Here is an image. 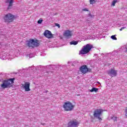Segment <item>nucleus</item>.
I'll use <instances>...</instances> for the list:
<instances>
[{
    "label": "nucleus",
    "instance_id": "a878e982",
    "mask_svg": "<svg viewBox=\"0 0 127 127\" xmlns=\"http://www.w3.org/2000/svg\"><path fill=\"white\" fill-rule=\"evenodd\" d=\"M98 83L99 84H100V82H98Z\"/></svg>",
    "mask_w": 127,
    "mask_h": 127
},
{
    "label": "nucleus",
    "instance_id": "dca6fc26",
    "mask_svg": "<svg viewBox=\"0 0 127 127\" xmlns=\"http://www.w3.org/2000/svg\"><path fill=\"white\" fill-rule=\"evenodd\" d=\"M90 4H95L97 2V0H89Z\"/></svg>",
    "mask_w": 127,
    "mask_h": 127
},
{
    "label": "nucleus",
    "instance_id": "a211bd4d",
    "mask_svg": "<svg viewBox=\"0 0 127 127\" xmlns=\"http://www.w3.org/2000/svg\"><path fill=\"white\" fill-rule=\"evenodd\" d=\"M42 21H43V20L42 18H40L38 21V23L39 24H41L42 23Z\"/></svg>",
    "mask_w": 127,
    "mask_h": 127
},
{
    "label": "nucleus",
    "instance_id": "4be33fe9",
    "mask_svg": "<svg viewBox=\"0 0 127 127\" xmlns=\"http://www.w3.org/2000/svg\"><path fill=\"white\" fill-rule=\"evenodd\" d=\"M56 26H58L59 28H60V25L58 23H56Z\"/></svg>",
    "mask_w": 127,
    "mask_h": 127
},
{
    "label": "nucleus",
    "instance_id": "393cba45",
    "mask_svg": "<svg viewBox=\"0 0 127 127\" xmlns=\"http://www.w3.org/2000/svg\"><path fill=\"white\" fill-rule=\"evenodd\" d=\"M42 126H44V125H45V124H42Z\"/></svg>",
    "mask_w": 127,
    "mask_h": 127
},
{
    "label": "nucleus",
    "instance_id": "6e6552de",
    "mask_svg": "<svg viewBox=\"0 0 127 127\" xmlns=\"http://www.w3.org/2000/svg\"><path fill=\"white\" fill-rule=\"evenodd\" d=\"M21 87L25 89V92H29L30 91V82H26L21 84Z\"/></svg>",
    "mask_w": 127,
    "mask_h": 127
},
{
    "label": "nucleus",
    "instance_id": "7ed1b4c3",
    "mask_svg": "<svg viewBox=\"0 0 127 127\" xmlns=\"http://www.w3.org/2000/svg\"><path fill=\"white\" fill-rule=\"evenodd\" d=\"M63 108L65 112H70L74 110L75 105H73L70 101H67L64 104Z\"/></svg>",
    "mask_w": 127,
    "mask_h": 127
},
{
    "label": "nucleus",
    "instance_id": "9d476101",
    "mask_svg": "<svg viewBox=\"0 0 127 127\" xmlns=\"http://www.w3.org/2000/svg\"><path fill=\"white\" fill-rule=\"evenodd\" d=\"M44 35L47 38H48L49 39L50 38H53V34H52V33H51V31L46 30L45 32H44Z\"/></svg>",
    "mask_w": 127,
    "mask_h": 127
},
{
    "label": "nucleus",
    "instance_id": "f03ea898",
    "mask_svg": "<svg viewBox=\"0 0 127 127\" xmlns=\"http://www.w3.org/2000/svg\"><path fill=\"white\" fill-rule=\"evenodd\" d=\"M93 48H94L93 45L87 44L83 46L82 49L79 51V54H88V53H89Z\"/></svg>",
    "mask_w": 127,
    "mask_h": 127
},
{
    "label": "nucleus",
    "instance_id": "5701e85b",
    "mask_svg": "<svg viewBox=\"0 0 127 127\" xmlns=\"http://www.w3.org/2000/svg\"><path fill=\"white\" fill-rule=\"evenodd\" d=\"M125 116L127 117V108L125 109Z\"/></svg>",
    "mask_w": 127,
    "mask_h": 127
},
{
    "label": "nucleus",
    "instance_id": "20e7f679",
    "mask_svg": "<svg viewBox=\"0 0 127 127\" xmlns=\"http://www.w3.org/2000/svg\"><path fill=\"white\" fill-rule=\"evenodd\" d=\"M27 45L28 47H32L33 48L34 47H37V46H39V43L37 40L30 39L28 41Z\"/></svg>",
    "mask_w": 127,
    "mask_h": 127
},
{
    "label": "nucleus",
    "instance_id": "9b49d317",
    "mask_svg": "<svg viewBox=\"0 0 127 127\" xmlns=\"http://www.w3.org/2000/svg\"><path fill=\"white\" fill-rule=\"evenodd\" d=\"M118 73V70H115L114 69H111L108 71V75H110L111 77H116Z\"/></svg>",
    "mask_w": 127,
    "mask_h": 127
},
{
    "label": "nucleus",
    "instance_id": "b1692460",
    "mask_svg": "<svg viewBox=\"0 0 127 127\" xmlns=\"http://www.w3.org/2000/svg\"><path fill=\"white\" fill-rule=\"evenodd\" d=\"M125 28H126V27H122V28L120 29V31H122V30H123V29H125Z\"/></svg>",
    "mask_w": 127,
    "mask_h": 127
},
{
    "label": "nucleus",
    "instance_id": "f257e3e1",
    "mask_svg": "<svg viewBox=\"0 0 127 127\" xmlns=\"http://www.w3.org/2000/svg\"><path fill=\"white\" fill-rule=\"evenodd\" d=\"M15 78H10L4 80L2 81V83L0 84L2 89H7L12 88L13 87V83H14Z\"/></svg>",
    "mask_w": 127,
    "mask_h": 127
},
{
    "label": "nucleus",
    "instance_id": "423d86ee",
    "mask_svg": "<svg viewBox=\"0 0 127 127\" xmlns=\"http://www.w3.org/2000/svg\"><path fill=\"white\" fill-rule=\"evenodd\" d=\"M103 111L102 109H96L94 111L93 117L98 119L99 121H102V118H101V116H102V113H103Z\"/></svg>",
    "mask_w": 127,
    "mask_h": 127
},
{
    "label": "nucleus",
    "instance_id": "39448f33",
    "mask_svg": "<svg viewBox=\"0 0 127 127\" xmlns=\"http://www.w3.org/2000/svg\"><path fill=\"white\" fill-rule=\"evenodd\" d=\"M3 19L4 22L10 23V22H12L13 21V20L14 19V16L10 13H8L3 17Z\"/></svg>",
    "mask_w": 127,
    "mask_h": 127
},
{
    "label": "nucleus",
    "instance_id": "1a4fd4ad",
    "mask_svg": "<svg viewBox=\"0 0 127 127\" xmlns=\"http://www.w3.org/2000/svg\"><path fill=\"white\" fill-rule=\"evenodd\" d=\"M80 71L81 73H83V74H86L87 72H91L92 70L90 68H88L87 65H83L80 67Z\"/></svg>",
    "mask_w": 127,
    "mask_h": 127
},
{
    "label": "nucleus",
    "instance_id": "2eb2a0df",
    "mask_svg": "<svg viewBox=\"0 0 127 127\" xmlns=\"http://www.w3.org/2000/svg\"><path fill=\"white\" fill-rule=\"evenodd\" d=\"M98 91H99V89L96 88H92V89L90 90V92H91V93H92V92H95V93H97Z\"/></svg>",
    "mask_w": 127,
    "mask_h": 127
},
{
    "label": "nucleus",
    "instance_id": "412c9836",
    "mask_svg": "<svg viewBox=\"0 0 127 127\" xmlns=\"http://www.w3.org/2000/svg\"><path fill=\"white\" fill-rule=\"evenodd\" d=\"M82 11H89V10L87 8L82 9Z\"/></svg>",
    "mask_w": 127,
    "mask_h": 127
},
{
    "label": "nucleus",
    "instance_id": "4468645a",
    "mask_svg": "<svg viewBox=\"0 0 127 127\" xmlns=\"http://www.w3.org/2000/svg\"><path fill=\"white\" fill-rule=\"evenodd\" d=\"M70 45H77L78 42L76 41H72L69 43Z\"/></svg>",
    "mask_w": 127,
    "mask_h": 127
},
{
    "label": "nucleus",
    "instance_id": "0eeeda50",
    "mask_svg": "<svg viewBox=\"0 0 127 127\" xmlns=\"http://www.w3.org/2000/svg\"><path fill=\"white\" fill-rule=\"evenodd\" d=\"M79 122L76 119H73L68 123L67 127H78L79 125Z\"/></svg>",
    "mask_w": 127,
    "mask_h": 127
},
{
    "label": "nucleus",
    "instance_id": "f3484780",
    "mask_svg": "<svg viewBox=\"0 0 127 127\" xmlns=\"http://www.w3.org/2000/svg\"><path fill=\"white\" fill-rule=\"evenodd\" d=\"M117 2H118V0H114L112 1V3L111 4V5L112 6H115L116 5V3H117Z\"/></svg>",
    "mask_w": 127,
    "mask_h": 127
},
{
    "label": "nucleus",
    "instance_id": "6ab92c4d",
    "mask_svg": "<svg viewBox=\"0 0 127 127\" xmlns=\"http://www.w3.org/2000/svg\"><path fill=\"white\" fill-rule=\"evenodd\" d=\"M111 38L112 39H113V40H117V37H116V35H113L111 36Z\"/></svg>",
    "mask_w": 127,
    "mask_h": 127
},
{
    "label": "nucleus",
    "instance_id": "aec40b11",
    "mask_svg": "<svg viewBox=\"0 0 127 127\" xmlns=\"http://www.w3.org/2000/svg\"><path fill=\"white\" fill-rule=\"evenodd\" d=\"M112 119L114 121V122H117L118 120V118L115 117H112Z\"/></svg>",
    "mask_w": 127,
    "mask_h": 127
},
{
    "label": "nucleus",
    "instance_id": "ddd939ff",
    "mask_svg": "<svg viewBox=\"0 0 127 127\" xmlns=\"http://www.w3.org/2000/svg\"><path fill=\"white\" fill-rule=\"evenodd\" d=\"M6 2H9L8 9H9L11 6H12V3H13V0H7Z\"/></svg>",
    "mask_w": 127,
    "mask_h": 127
},
{
    "label": "nucleus",
    "instance_id": "f8f14e48",
    "mask_svg": "<svg viewBox=\"0 0 127 127\" xmlns=\"http://www.w3.org/2000/svg\"><path fill=\"white\" fill-rule=\"evenodd\" d=\"M63 35L65 37H67V38H70V37H71L72 35H73V34L72 33V31L67 30L64 32Z\"/></svg>",
    "mask_w": 127,
    "mask_h": 127
}]
</instances>
